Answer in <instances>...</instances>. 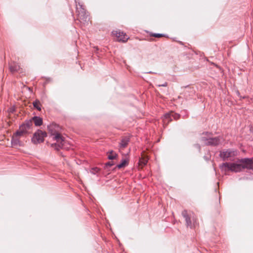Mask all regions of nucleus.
<instances>
[{"label": "nucleus", "instance_id": "obj_9", "mask_svg": "<svg viewBox=\"0 0 253 253\" xmlns=\"http://www.w3.org/2000/svg\"><path fill=\"white\" fill-rule=\"evenodd\" d=\"M220 142V139L219 137H215L213 138L210 137L207 142L206 145L215 146L219 145Z\"/></svg>", "mask_w": 253, "mask_h": 253}, {"label": "nucleus", "instance_id": "obj_20", "mask_svg": "<svg viewBox=\"0 0 253 253\" xmlns=\"http://www.w3.org/2000/svg\"><path fill=\"white\" fill-rule=\"evenodd\" d=\"M153 37H156V38H161V37H163L164 36V35L163 34H153L151 35Z\"/></svg>", "mask_w": 253, "mask_h": 253}, {"label": "nucleus", "instance_id": "obj_14", "mask_svg": "<svg viewBox=\"0 0 253 253\" xmlns=\"http://www.w3.org/2000/svg\"><path fill=\"white\" fill-rule=\"evenodd\" d=\"M32 121L34 122L36 126H41L42 124V120L40 117L35 116L32 118Z\"/></svg>", "mask_w": 253, "mask_h": 253}, {"label": "nucleus", "instance_id": "obj_6", "mask_svg": "<svg viewBox=\"0 0 253 253\" xmlns=\"http://www.w3.org/2000/svg\"><path fill=\"white\" fill-rule=\"evenodd\" d=\"M33 126V122L32 120L27 121L23 125L20 126V129L24 132L25 134L31 133Z\"/></svg>", "mask_w": 253, "mask_h": 253}, {"label": "nucleus", "instance_id": "obj_21", "mask_svg": "<svg viewBox=\"0 0 253 253\" xmlns=\"http://www.w3.org/2000/svg\"><path fill=\"white\" fill-rule=\"evenodd\" d=\"M99 170V169L98 168H94L92 169L91 172L95 174L96 173H97Z\"/></svg>", "mask_w": 253, "mask_h": 253}, {"label": "nucleus", "instance_id": "obj_10", "mask_svg": "<svg viewBox=\"0 0 253 253\" xmlns=\"http://www.w3.org/2000/svg\"><path fill=\"white\" fill-rule=\"evenodd\" d=\"M116 33L115 35H116L118 41H122L123 42H126L127 41L128 39V37L126 35V33H124L123 32H115Z\"/></svg>", "mask_w": 253, "mask_h": 253}, {"label": "nucleus", "instance_id": "obj_7", "mask_svg": "<svg viewBox=\"0 0 253 253\" xmlns=\"http://www.w3.org/2000/svg\"><path fill=\"white\" fill-rule=\"evenodd\" d=\"M47 129L49 132L52 136L56 133L60 132L61 127L58 125L54 123H52L47 126Z\"/></svg>", "mask_w": 253, "mask_h": 253}, {"label": "nucleus", "instance_id": "obj_27", "mask_svg": "<svg viewBox=\"0 0 253 253\" xmlns=\"http://www.w3.org/2000/svg\"><path fill=\"white\" fill-rule=\"evenodd\" d=\"M204 159L206 160V161H208L209 160V158L206 157V156H204Z\"/></svg>", "mask_w": 253, "mask_h": 253}, {"label": "nucleus", "instance_id": "obj_11", "mask_svg": "<svg viewBox=\"0 0 253 253\" xmlns=\"http://www.w3.org/2000/svg\"><path fill=\"white\" fill-rule=\"evenodd\" d=\"M52 136L53 140L56 141L57 142L60 143L63 145L62 143L64 141L65 138L61 135L60 132L56 133L52 135Z\"/></svg>", "mask_w": 253, "mask_h": 253}, {"label": "nucleus", "instance_id": "obj_29", "mask_svg": "<svg viewBox=\"0 0 253 253\" xmlns=\"http://www.w3.org/2000/svg\"><path fill=\"white\" fill-rule=\"evenodd\" d=\"M53 145H56V144H52V146H53Z\"/></svg>", "mask_w": 253, "mask_h": 253}, {"label": "nucleus", "instance_id": "obj_17", "mask_svg": "<svg viewBox=\"0 0 253 253\" xmlns=\"http://www.w3.org/2000/svg\"><path fill=\"white\" fill-rule=\"evenodd\" d=\"M117 156L118 155L113 150H111L108 153V159L109 160H114Z\"/></svg>", "mask_w": 253, "mask_h": 253}, {"label": "nucleus", "instance_id": "obj_26", "mask_svg": "<svg viewBox=\"0 0 253 253\" xmlns=\"http://www.w3.org/2000/svg\"><path fill=\"white\" fill-rule=\"evenodd\" d=\"M10 70H11V72H13V71H16V70H17V69H14V68H13V67H10Z\"/></svg>", "mask_w": 253, "mask_h": 253}, {"label": "nucleus", "instance_id": "obj_12", "mask_svg": "<svg viewBox=\"0 0 253 253\" xmlns=\"http://www.w3.org/2000/svg\"><path fill=\"white\" fill-rule=\"evenodd\" d=\"M211 134V133H209L208 132H206L203 133V134L200 138L201 141L203 144H204L205 145H206L207 142L208 141V139L210 138Z\"/></svg>", "mask_w": 253, "mask_h": 253}, {"label": "nucleus", "instance_id": "obj_28", "mask_svg": "<svg viewBox=\"0 0 253 253\" xmlns=\"http://www.w3.org/2000/svg\"><path fill=\"white\" fill-rule=\"evenodd\" d=\"M246 98V96H243V98Z\"/></svg>", "mask_w": 253, "mask_h": 253}, {"label": "nucleus", "instance_id": "obj_3", "mask_svg": "<svg viewBox=\"0 0 253 253\" xmlns=\"http://www.w3.org/2000/svg\"><path fill=\"white\" fill-rule=\"evenodd\" d=\"M77 13L78 18L81 22L87 23L89 21V15L82 5H79L77 7Z\"/></svg>", "mask_w": 253, "mask_h": 253}, {"label": "nucleus", "instance_id": "obj_19", "mask_svg": "<svg viewBox=\"0 0 253 253\" xmlns=\"http://www.w3.org/2000/svg\"><path fill=\"white\" fill-rule=\"evenodd\" d=\"M24 134H26L24 132H23L22 130L21 129L20 127H19V129L17 130L16 132L13 135L15 136L19 137Z\"/></svg>", "mask_w": 253, "mask_h": 253}, {"label": "nucleus", "instance_id": "obj_24", "mask_svg": "<svg viewBox=\"0 0 253 253\" xmlns=\"http://www.w3.org/2000/svg\"><path fill=\"white\" fill-rule=\"evenodd\" d=\"M159 86H167V83L165 82L164 84L163 83H162V84H159Z\"/></svg>", "mask_w": 253, "mask_h": 253}, {"label": "nucleus", "instance_id": "obj_15", "mask_svg": "<svg viewBox=\"0 0 253 253\" xmlns=\"http://www.w3.org/2000/svg\"><path fill=\"white\" fill-rule=\"evenodd\" d=\"M20 142L19 139L17 136H15L14 135H13L11 138V144L13 146H17L20 145Z\"/></svg>", "mask_w": 253, "mask_h": 253}, {"label": "nucleus", "instance_id": "obj_5", "mask_svg": "<svg viewBox=\"0 0 253 253\" xmlns=\"http://www.w3.org/2000/svg\"><path fill=\"white\" fill-rule=\"evenodd\" d=\"M182 215L185 218L187 226L192 228L193 227V225L192 223L191 219H192V220H193V224L194 225L195 224V218L194 213L192 212L188 213L187 211L186 210H184L182 212Z\"/></svg>", "mask_w": 253, "mask_h": 253}, {"label": "nucleus", "instance_id": "obj_4", "mask_svg": "<svg viewBox=\"0 0 253 253\" xmlns=\"http://www.w3.org/2000/svg\"><path fill=\"white\" fill-rule=\"evenodd\" d=\"M46 136V133L41 130L36 132L32 138V141L34 144L41 143L43 142L44 137Z\"/></svg>", "mask_w": 253, "mask_h": 253}, {"label": "nucleus", "instance_id": "obj_2", "mask_svg": "<svg viewBox=\"0 0 253 253\" xmlns=\"http://www.w3.org/2000/svg\"><path fill=\"white\" fill-rule=\"evenodd\" d=\"M238 154V151L234 149L223 150L220 152L219 156L223 161L231 160Z\"/></svg>", "mask_w": 253, "mask_h": 253}, {"label": "nucleus", "instance_id": "obj_23", "mask_svg": "<svg viewBox=\"0 0 253 253\" xmlns=\"http://www.w3.org/2000/svg\"><path fill=\"white\" fill-rule=\"evenodd\" d=\"M114 165V164L112 163V162H109L108 163H107L105 165H106V167H111L112 166H113Z\"/></svg>", "mask_w": 253, "mask_h": 253}, {"label": "nucleus", "instance_id": "obj_18", "mask_svg": "<svg viewBox=\"0 0 253 253\" xmlns=\"http://www.w3.org/2000/svg\"><path fill=\"white\" fill-rule=\"evenodd\" d=\"M33 104L34 107L38 110L40 111L41 110V105L39 100H36L33 102Z\"/></svg>", "mask_w": 253, "mask_h": 253}, {"label": "nucleus", "instance_id": "obj_16", "mask_svg": "<svg viewBox=\"0 0 253 253\" xmlns=\"http://www.w3.org/2000/svg\"><path fill=\"white\" fill-rule=\"evenodd\" d=\"M128 164V162L126 159H123L121 161V163L117 165V167L118 169H121L122 168L126 167Z\"/></svg>", "mask_w": 253, "mask_h": 253}, {"label": "nucleus", "instance_id": "obj_25", "mask_svg": "<svg viewBox=\"0 0 253 253\" xmlns=\"http://www.w3.org/2000/svg\"><path fill=\"white\" fill-rule=\"evenodd\" d=\"M195 147H196L198 149H199V151L200 150L201 147H200V145H199V144H195Z\"/></svg>", "mask_w": 253, "mask_h": 253}, {"label": "nucleus", "instance_id": "obj_1", "mask_svg": "<svg viewBox=\"0 0 253 253\" xmlns=\"http://www.w3.org/2000/svg\"><path fill=\"white\" fill-rule=\"evenodd\" d=\"M221 170L238 172L245 169H253V158H242L235 163H224L220 166Z\"/></svg>", "mask_w": 253, "mask_h": 253}, {"label": "nucleus", "instance_id": "obj_22", "mask_svg": "<svg viewBox=\"0 0 253 253\" xmlns=\"http://www.w3.org/2000/svg\"><path fill=\"white\" fill-rule=\"evenodd\" d=\"M140 163L143 164L144 165H146L147 163V160L144 159H141L140 160Z\"/></svg>", "mask_w": 253, "mask_h": 253}, {"label": "nucleus", "instance_id": "obj_8", "mask_svg": "<svg viewBox=\"0 0 253 253\" xmlns=\"http://www.w3.org/2000/svg\"><path fill=\"white\" fill-rule=\"evenodd\" d=\"M179 115L172 112L169 113H166L164 116L163 121L165 123H169V121H171L172 119L175 120H177L179 119Z\"/></svg>", "mask_w": 253, "mask_h": 253}, {"label": "nucleus", "instance_id": "obj_13", "mask_svg": "<svg viewBox=\"0 0 253 253\" xmlns=\"http://www.w3.org/2000/svg\"><path fill=\"white\" fill-rule=\"evenodd\" d=\"M130 141V136L126 135L123 137L122 139L121 142L120 143V146L122 148H125L127 145Z\"/></svg>", "mask_w": 253, "mask_h": 253}]
</instances>
